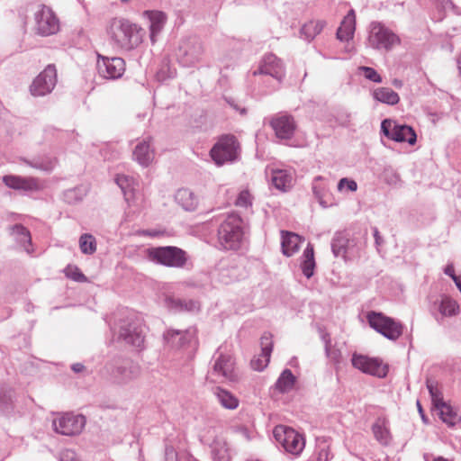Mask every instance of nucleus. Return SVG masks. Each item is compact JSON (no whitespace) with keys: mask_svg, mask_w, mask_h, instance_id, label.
<instances>
[{"mask_svg":"<svg viewBox=\"0 0 461 461\" xmlns=\"http://www.w3.org/2000/svg\"><path fill=\"white\" fill-rule=\"evenodd\" d=\"M108 33L113 43L124 50H131L142 41V30L124 19L113 20Z\"/></svg>","mask_w":461,"mask_h":461,"instance_id":"f257e3e1","label":"nucleus"},{"mask_svg":"<svg viewBox=\"0 0 461 461\" xmlns=\"http://www.w3.org/2000/svg\"><path fill=\"white\" fill-rule=\"evenodd\" d=\"M242 219L234 213L229 214L218 229V240L224 249L238 250L244 242Z\"/></svg>","mask_w":461,"mask_h":461,"instance_id":"f03ea898","label":"nucleus"},{"mask_svg":"<svg viewBox=\"0 0 461 461\" xmlns=\"http://www.w3.org/2000/svg\"><path fill=\"white\" fill-rule=\"evenodd\" d=\"M148 257L157 264L175 268H182L187 262L186 252L175 246L151 248Z\"/></svg>","mask_w":461,"mask_h":461,"instance_id":"7ed1b4c3","label":"nucleus"},{"mask_svg":"<svg viewBox=\"0 0 461 461\" xmlns=\"http://www.w3.org/2000/svg\"><path fill=\"white\" fill-rule=\"evenodd\" d=\"M239 155L240 143L233 135L221 136L210 150V156L217 166L232 163Z\"/></svg>","mask_w":461,"mask_h":461,"instance_id":"20e7f679","label":"nucleus"},{"mask_svg":"<svg viewBox=\"0 0 461 461\" xmlns=\"http://www.w3.org/2000/svg\"><path fill=\"white\" fill-rule=\"evenodd\" d=\"M366 318L372 329L390 340L394 341L402 334V324L382 312H370Z\"/></svg>","mask_w":461,"mask_h":461,"instance_id":"39448f33","label":"nucleus"},{"mask_svg":"<svg viewBox=\"0 0 461 461\" xmlns=\"http://www.w3.org/2000/svg\"><path fill=\"white\" fill-rule=\"evenodd\" d=\"M274 438L284 449L292 455L298 456L305 447V439L302 434L293 428L277 425L273 430Z\"/></svg>","mask_w":461,"mask_h":461,"instance_id":"423d86ee","label":"nucleus"},{"mask_svg":"<svg viewBox=\"0 0 461 461\" xmlns=\"http://www.w3.org/2000/svg\"><path fill=\"white\" fill-rule=\"evenodd\" d=\"M204 49L203 42L197 37L184 39L176 50L178 62L184 67H192L201 61Z\"/></svg>","mask_w":461,"mask_h":461,"instance_id":"0eeeda50","label":"nucleus"},{"mask_svg":"<svg viewBox=\"0 0 461 461\" xmlns=\"http://www.w3.org/2000/svg\"><path fill=\"white\" fill-rule=\"evenodd\" d=\"M368 43L374 49L390 50L400 43V39L382 23L373 22L370 24Z\"/></svg>","mask_w":461,"mask_h":461,"instance_id":"6e6552de","label":"nucleus"},{"mask_svg":"<svg viewBox=\"0 0 461 461\" xmlns=\"http://www.w3.org/2000/svg\"><path fill=\"white\" fill-rule=\"evenodd\" d=\"M86 423V419L84 415L73 412L59 414L52 420L55 432L70 437L79 435L83 431Z\"/></svg>","mask_w":461,"mask_h":461,"instance_id":"1a4fd4ad","label":"nucleus"},{"mask_svg":"<svg viewBox=\"0 0 461 461\" xmlns=\"http://www.w3.org/2000/svg\"><path fill=\"white\" fill-rule=\"evenodd\" d=\"M381 131L389 140L396 142H407L413 145L417 140V135L412 127L400 124L392 119H384L382 122Z\"/></svg>","mask_w":461,"mask_h":461,"instance_id":"9d476101","label":"nucleus"},{"mask_svg":"<svg viewBox=\"0 0 461 461\" xmlns=\"http://www.w3.org/2000/svg\"><path fill=\"white\" fill-rule=\"evenodd\" d=\"M214 357L211 375L221 382L234 381L237 378V374L233 357L230 355L224 354L221 348H218Z\"/></svg>","mask_w":461,"mask_h":461,"instance_id":"9b49d317","label":"nucleus"},{"mask_svg":"<svg viewBox=\"0 0 461 461\" xmlns=\"http://www.w3.org/2000/svg\"><path fill=\"white\" fill-rule=\"evenodd\" d=\"M57 83V70L54 65H48L30 86L33 96H44L52 92Z\"/></svg>","mask_w":461,"mask_h":461,"instance_id":"f8f14e48","label":"nucleus"},{"mask_svg":"<svg viewBox=\"0 0 461 461\" xmlns=\"http://www.w3.org/2000/svg\"><path fill=\"white\" fill-rule=\"evenodd\" d=\"M36 31L41 36H50L59 31V20L54 12L46 5H41L35 13Z\"/></svg>","mask_w":461,"mask_h":461,"instance_id":"ddd939ff","label":"nucleus"},{"mask_svg":"<svg viewBox=\"0 0 461 461\" xmlns=\"http://www.w3.org/2000/svg\"><path fill=\"white\" fill-rule=\"evenodd\" d=\"M96 68L100 77L106 79H117L125 71V62L122 58H108L98 54Z\"/></svg>","mask_w":461,"mask_h":461,"instance_id":"4468645a","label":"nucleus"},{"mask_svg":"<svg viewBox=\"0 0 461 461\" xmlns=\"http://www.w3.org/2000/svg\"><path fill=\"white\" fill-rule=\"evenodd\" d=\"M3 183L11 189L32 194L43 189L41 181L33 176H22L18 175H5L2 177Z\"/></svg>","mask_w":461,"mask_h":461,"instance_id":"2eb2a0df","label":"nucleus"},{"mask_svg":"<svg viewBox=\"0 0 461 461\" xmlns=\"http://www.w3.org/2000/svg\"><path fill=\"white\" fill-rule=\"evenodd\" d=\"M351 361L355 368H357L366 374L383 378L385 377L388 373L387 365L383 364L382 360L378 358H372L364 355L354 354Z\"/></svg>","mask_w":461,"mask_h":461,"instance_id":"dca6fc26","label":"nucleus"},{"mask_svg":"<svg viewBox=\"0 0 461 461\" xmlns=\"http://www.w3.org/2000/svg\"><path fill=\"white\" fill-rule=\"evenodd\" d=\"M118 335L120 339L137 348L140 347L144 341L140 327L129 317L120 321Z\"/></svg>","mask_w":461,"mask_h":461,"instance_id":"f3484780","label":"nucleus"},{"mask_svg":"<svg viewBox=\"0 0 461 461\" xmlns=\"http://www.w3.org/2000/svg\"><path fill=\"white\" fill-rule=\"evenodd\" d=\"M270 126L279 140H290L294 135L296 123L294 117L285 113H279L270 120Z\"/></svg>","mask_w":461,"mask_h":461,"instance_id":"a211bd4d","label":"nucleus"},{"mask_svg":"<svg viewBox=\"0 0 461 461\" xmlns=\"http://www.w3.org/2000/svg\"><path fill=\"white\" fill-rule=\"evenodd\" d=\"M140 375V366L131 361H124L111 371V379L116 384H127Z\"/></svg>","mask_w":461,"mask_h":461,"instance_id":"6ab92c4d","label":"nucleus"},{"mask_svg":"<svg viewBox=\"0 0 461 461\" xmlns=\"http://www.w3.org/2000/svg\"><path fill=\"white\" fill-rule=\"evenodd\" d=\"M285 74L283 62L272 53L265 55L258 68L253 71V76L267 75L278 82L283 80Z\"/></svg>","mask_w":461,"mask_h":461,"instance_id":"aec40b11","label":"nucleus"},{"mask_svg":"<svg viewBox=\"0 0 461 461\" xmlns=\"http://www.w3.org/2000/svg\"><path fill=\"white\" fill-rule=\"evenodd\" d=\"M261 354L258 357H254L250 362L251 367L256 371L264 370L269 361L270 356L273 349L272 335L268 332H265L260 338Z\"/></svg>","mask_w":461,"mask_h":461,"instance_id":"412c9836","label":"nucleus"},{"mask_svg":"<svg viewBox=\"0 0 461 461\" xmlns=\"http://www.w3.org/2000/svg\"><path fill=\"white\" fill-rule=\"evenodd\" d=\"M151 137L140 141L134 148L132 156L142 167H148L154 159V149L151 148Z\"/></svg>","mask_w":461,"mask_h":461,"instance_id":"4be33fe9","label":"nucleus"},{"mask_svg":"<svg viewBox=\"0 0 461 461\" xmlns=\"http://www.w3.org/2000/svg\"><path fill=\"white\" fill-rule=\"evenodd\" d=\"M143 16L149 22L150 41L155 43L166 24L167 15L161 11H145Z\"/></svg>","mask_w":461,"mask_h":461,"instance_id":"5701e85b","label":"nucleus"},{"mask_svg":"<svg viewBox=\"0 0 461 461\" xmlns=\"http://www.w3.org/2000/svg\"><path fill=\"white\" fill-rule=\"evenodd\" d=\"M194 330H168L164 333L165 340L175 348H182L189 343L194 337Z\"/></svg>","mask_w":461,"mask_h":461,"instance_id":"b1692460","label":"nucleus"},{"mask_svg":"<svg viewBox=\"0 0 461 461\" xmlns=\"http://www.w3.org/2000/svg\"><path fill=\"white\" fill-rule=\"evenodd\" d=\"M356 30V15L353 9L349 10L344 17L337 31V39L341 41H348L353 39Z\"/></svg>","mask_w":461,"mask_h":461,"instance_id":"393cba45","label":"nucleus"},{"mask_svg":"<svg viewBox=\"0 0 461 461\" xmlns=\"http://www.w3.org/2000/svg\"><path fill=\"white\" fill-rule=\"evenodd\" d=\"M271 182L276 189L286 192L293 186L294 176L287 169H273Z\"/></svg>","mask_w":461,"mask_h":461,"instance_id":"a878e982","label":"nucleus"},{"mask_svg":"<svg viewBox=\"0 0 461 461\" xmlns=\"http://www.w3.org/2000/svg\"><path fill=\"white\" fill-rule=\"evenodd\" d=\"M165 303L168 309L176 312H196L200 309V304L197 301L181 299L173 296H167L165 300Z\"/></svg>","mask_w":461,"mask_h":461,"instance_id":"bb28decb","label":"nucleus"},{"mask_svg":"<svg viewBox=\"0 0 461 461\" xmlns=\"http://www.w3.org/2000/svg\"><path fill=\"white\" fill-rule=\"evenodd\" d=\"M282 252L286 257H291L299 249L302 238L294 232L281 230Z\"/></svg>","mask_w":461,"mask_h":461,"instance_id":"cd10ccee","label":"nucleus"},{"mask_svg":"<svg viewBox=\"0 0 461 461\" xmlns=\"http://www.w3.org/2000/svg\"><path fill=\"white\" fill-rule=\"evenodd\" d=\"M175 200L185 211L193 212L198 206L197 196L187 188L178 189Z\"/></svg>","mask_w":461,"mask_h":461,"instance_id":"c85d7f7f","label":"nucleus"},{"mask_svg":"<svg viewBox=\"0 0 461 461\" xmlns=\"http://www.w3.org/2000/svg\"><path fill=\"white\" fill-rule=\"evenodd\" d=\"M218 402L225 409L235 410L239 406V400L230 392L216 387L213 391Z\"/></svg>","mask_w":461,"mask_h":461,"instance_id":"c756f323","label":"nucleus"},{"mask_svg":"<svg viewBox=\"0 0 461 461\" xmlns=\"http://www.w3.org/2000/svg\"><path fill=\"white\" fill-rule=\"evenodd\" d=\"M301 268L303 274L307 278H311L314 274L315 268V260H314V251L313 247L311 244H308L306 249H304L302 255V262Z\"/></svg>","mask_w":461,"mask_h":461,"instance_id":"7c9ffc66","label":"nucleus"},{"mask_svg":"<svg viewBox=\"0 0 461 461\" xmlns=\"http://www.w3.org/2000/svg\"><path fill=\"white\" fill-rule=\"evenodd\" d=\"M373 97L376 101L386 104L389 105H394L399 103V95L389 87H378L373 91Z\"/></svg>","mask_w":461,"mask_h":461,"instance_id":"2f4dec72","label":"nucleus"},{"mask_svg":"<svg viewBox=\"0 0 461 461\" xmlns=\"http://www.w3.org/2000/svg\"><path fill=\"white\" fill-rule=\"evenodd\" d=\"M11 235L14 238L17 243L30 253L29 247L32 243V237L28 229L21 224H15L11 228Z\"/></svg>","mask_w":461,"mask_h":461,"instance_id":"473e14b6","label":"nucleus"},{"mask_svg":"<svg viewBox=\"0 0 461 461\" xmlns=\"http://www.w3.org/2000/svg\"><path fill=\"white\" fill-rule=\"evenodd\" d=\"M438 311L443 317L456 316L459 313V304L452 297L441 295Z\"/></svg>","mask_w":461,"mask_h":461,"instance_id":"72a5a7b5","label":"nucleus"},{"mask_svg":"<svg viewBox=\"0 0 461 461\" xmlns=\"http://www.w3.org/2000/svg\"><path fill=\"white\" fill-rule=\"evenodd\" d=\"M325 24L324 21H311L302 27L300 33L306 41H311L321 32Z\"/></svg>","mask_w":461,"mask_h":461,"instance_id":"f704fd0d","label":"nucleus"},{"mask_svg":"<svg viewBox=\"0 0 461 461\" xmlns=\"http://www.w3.org/2000/svg\"><path fill=\"white\" fill-rule=\"evenodd\" d=\"M372 430L375 438L382 445H388L391 441V435L388 428L386 427L385 420L378 419L372 426Z\"/></svg>","mask_w":461,"mask_h":461,"instance_id":"c9c22d12","label":"nucleus"},{"mask_svg":"<svg viewBox=\"0 0 461 461\" xmlns=\"http://www.w3.org/2000/svg\"><path fill=\"white\" fill-rule=\"evenodd\" d=\"M436 409L438 411V414L442 421L448 426H455L461 420L458 414L446 402L441 403L439 406L436 407Z\"/></svg>","mask_w":461,"mask_h":461,"instance_id":"e433bc0d","label":"nucleus"},{"mask_svg":"<svg viewBox=\"0 0 461 461\" xmlns=\"http://www.w3.org/2000/svg\"><path fill=\"white\" fill-rule=\"evenodd\" d=\"M295 376L290 369H285L276 383V388L281 393L290 392L295 384Z\"/></svg>","mask_w":461,"mask_h":461,"instance_id":"4c0bfd02","label":"nucleus"},{"mask_svg":"<svg viewBox=\"0 0 461 461\" xmlns=\"http://www.w3.org/2000/svg\"><path fill=\"white\" fill-rule=\"evenodd\" d=\"M348 243V239L344 233L338 232L335 234L331 241V249L336 258L346 255Z\"/></svg>","mask_w":461,"mask_h":461,"instance_id":"58836bf2","label":"nucleus"},{"mask_svg":"<svg viewBox=\"0 0 461 461\" xmlns=\"http://www.w3.org/2000/svg\"><path fill=\"white\" fill-rule=\"evenodd\" d=\"M115 181L122 189L125 200L130 203V201L134 197V180L131 177L122 175L117 176Z\"/></svg>","mask_w":461,"mask_h":461,"instance_id":"ea45409f","label":"nucleus"},{"mask_svg":"<svg viewBox=\"0 0 461 461\" xmlns=\"http://www.w3.org/2000/svg\"><path fill=\"white\" fill-rule=\"evenodd\" d=\"M79 248L83 254L92 255L96 250V241L93 235L85 233L79 238Z\"/></svg>","mask_w":461,"mask_h":461,"instance_id":"a19ab883","label":"nucleus"},{"mask_svg":"<svg viewBox=\"0 0 461 461\" xmlns=\"http://www.w3.org/2000/svg\"><path fill=\"white\" fill-rule=\"evenodd\" d=\"M23 162L33 168L46 172L51 171L56 164V160L50 158H34L32 160L23 159Z\"/></svg>","mask_w":461,"mask_h":461,"instance_id":"79ce46f5","label":"nucleus"},{"mask_svg":"<svg viewBox=\"0 0 461 461\" xmlns=\"http://www.w3.org/2000/svg\"><path fill=\"white\" fill-rule=\"evenodd\" d=\"M428 391L431 397V402L433 406L436 408L439 406L441 403H444L443 396L440 390L438 388V384L436 382L428 379L426 382Z\"/></svg>","mask_w":461,"mask_h":461,"instance_id":"37998d69","label":"nucleus"},{"mask_svg":"<svg viewBox=\"0 0 461 461\" xmlns=\"http://www.w3.org/2000/svg\"><path fill=\"white\" fill-rule=\"evenodd\" d=\"M212 454L214 458L219 461H224L229 457V449L227 444L223 441H216L212 446Z\"/></svg>","mask_w":461,"mask_h":461,"instance_id":"c03bdc74","label":"nucleus"},{"mask_svg":"<svg viewBox=\"0 0 461 461\" xmlns=\"http://www.w3.org/2000/svg\"><path fill=\"white\" fill-rule=\"evenodd\" d=\"M326 357L335 365L339 366L342 363V353L335 345L325 349Z\"/></svg>","mask_w":461,"mask_h":461,"instance_id":"a18cd8bd","label":"nucleus"},{"mask_svg":"<svg viewBox=\"0 0 461 461\" xmlns=\"http://www.w3.org/2000/svg\"><path fill=\"white\" fill-rule=\"evenodd\" d=\"M334 117L339 125L346 126L351 120V113L345 108H339L335 111Z\"/></svg>","mask_w":461,"mask_h":461,"instance_id":"49530a36","label":"nucleus"},{"mask_svg":"<svg viewBox=\"0 0 461 461\" xmlns=\"http://www.w3.org/2000/svg\"><path fill=\"white\" fill-rule=\"evenodd\" d=\"M361 72H363L364 77L375 83H381L382 82V77L376 72L375 69L370 67H359L358 68Z\"/></svg>","mask_w":461,"mask_h":461,"instance_id":"de8ad7c7","label":"nucleus"},{"mask_svg":"<svg viewBox=\"0 0 461 461\" xmlns=\"http://www.w3.org/2000/svg\"><path fill=\"white\" fill-rule=\"evenodd\" d=\"M235 204L239 207L248 208L252 204V197L249 191H241L235 202Z\"/></svg>","mask_w":461,"mask_h":461,"instance_id":"09e8293b","label":"nucleus"},{"mask_svg":"<svg viewBox=\"0 0 461 461\" xmlns=\"http://www.w3.org/2000/svg\"><path fill=\"white\" fill-rule=\"evenodd\" d=\"M83 193L80 188H74L66 191L64 194L65 199L68 203H74L82 199Z\"/></svg>","mask_w":461,"mask_h":461,"instance_id":"8fccbe9b","label":"nucleus"},{"mask_svg":"<svg viewBox=\"0 0 461 461\" xmlns=\"http://www.w3.org/2000/svg\"><path fill=\"white\" fill-rule=\"evenodd\" d=\"M59 461H80V459L74 450L65 449L60 452Z\"/></svg>","mask_w":461,"mask_h":461,"instance_id":"3c124183","label":"nucleus"},{"mask_svg":"<svg viewBox=\"0 0 461 461\" xmlns=\"http://www.w3.org/2000/svg\"><path fill=\"white\" fill-rule=\"evenodd\" d=\"M345 186L351 192H354L357 189L356 181L349 180L348 178H341L338 184V189L341 191Z\"/></svg>","mask_w":461,"mask_h":461,"instance_id":"603ef678","label":"nucleus"},{"mask_svg":"<svg viewBox=\"0 0 461 461\" xmlns=\"http://www.w3.org/2000/svg\"><path fill=\"white\" fill-rule=\"evenodd\" d=\"M156 77L158 81H164L169 77H172L173 73L170 72L167 64H164L161 66V68L157 72Z\"/></svg>","mask_w":461,"mask_h":461,"instance_id":"864d4df0","label":"nucleus"},{"mask_svg":"<svg viewBox=\"0 0 461 461\" xmlns=\"http://www.w3.org/2000/svg\"><path fill=\"white\" fill-rule=\"evenodd\" d=\"M321 178V176H317L314 179V184H313V186H312V190H313V194H314L315 197L319 200L320 203L324 205V202L322 200L323 196H324L323 189L319 187L316 185V182L319 181Z\"/></svg>","mask_w":461,"mask_h":461,"instance_id":"5fc2aeb1","label":"nucleus"},{"mask_svg":"<svg viewBox=\"0 0 461 461\" xmlns=\"http://www.w3.org/2000/svg\"><path fill=\"white\" fill-rule=\"evenodd\" d=\"M67 276L72 280L77 282H83L86 280L85 275L77 267H75L74 270L70 273H68Z\"/></svg>","mask_w":461,"mask_h":461,"instance_id":"6e6d98bb","label":"nucleus"},{"mask_svg":"<svg viewBox=\"0 0 461 461\" xmlns=\"http://www.w3.org/2000/svg\"><path fill=\"white\" fill-rule=\"evenodd\" d=\"M444 273L450 276L452 279L454 277H456V276L455 275V269H454V266L453 264H447L444 269Z\"/></svg>","mask_w":461,"mask_h":461,"instance_id":"4d7b16f0","label":"nucleus"},{"mask_svg":"<svg viewBox=\"0 0 461 461\" xmlns=\"http://www.w3.org/2000/svg\"><path fill=\"white\" fill-rule=\"evenodd\" d=\"M321 339L322 341L324 342V349H326L327 348H330L331 346H333L331 344V339H330V336L329 333H324L322 334L321 336Z\"/></svg>","mask_w":461,"mask_h":461,"instance_id":"13d9d810","label":"nucleus"},{"mask_svg":"<svg viewBox=\"0 0 461 461\" xmlns=\"http://www.w3.org/2000/svg\"><path fill=\"white\" fill-rule=\"evenodd\" d=\"M71 368L75 373H80L85 370V366L81 363H76L72 365Z\"/></svg>","mask_w":461,"mask_h":461,"instance_id":"bf43d9fd","label":"nucleus"},{"mask_svg":"<svg viewBox=\"0 0 461 461\" xmlns=\"http://www.w3.org/2000/svg\"><path fill=\"white\" fill-rule=\"evenodd\" d=\"M374 237H375V243L377 245H380L382 239H381V236L379 234V231L377 230V228H374Z\"/></svg>","mask_w":461,"mask_h":461,"instance_id":"052dcab7","label":"nucleus"},{"mask_svg":"<svg viewBox=\"0 0 461 461\" xmlns=\"http://www.w3.org/2000/svg\"><path fill=\"white\" fill-rule=\"evenodd\" d=\"M417 406H418V409H419V412L421 414L422 419H424V415L422 413V408H421V405H420L419 401L417 402Z\"/></svg>","mask_w":461,"mask_h":461,"instance_id":"680f3d73","label":"nucleus"},{"mask_svg":"<svg viewBox=\"0 0 461 461\" xmlns=\"http://www.w3.org/2000/svg\"><path fill=\"white\" fill-rule=\"evenodd\" d=\"M393 85H394L395 86H397V87H401V86H402V82H401L400 80L395 79V80L393 81Z\"/></svg>","mask_w":461,"mask_h":461,"instance_id":"e2e57ef3","label":"nucleus"}]
</instances>
